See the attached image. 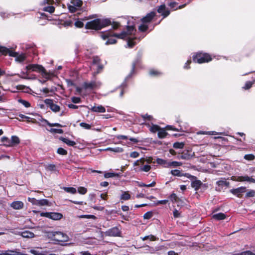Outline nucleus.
I'll return each mask as SVG.
<instances>
[{
	"mask_svg": "<svg viewBox=\"0 0 255 255\" xmlns=\"http://www.w3.org/2000/svg\"><path fill=\"white\" fill-rule=\"evenodd\" d=\"M127 20V31H123L120 34L113 33L112 31H107L101 34L103 39H108L106 42V45L113 44L116 43L117 40L115 37L127 39V44L128 47H133L137 42L143 38L145 35L142 34L138 36L136 34V30L135 29V19L132 17L124 18Z\"/></svg>",
	"mask_w": 255,
	"mask_h": 255,
	"instance_id": "obj_1",
	"label": "nucleus"
},
{
	"mask_svg": "<svg viewBox=\"0 0 255 255\" xmlns=\"http://www.w3.org/2000/svg\"><path fill=\"white\" fill-rule=\"evenodd\" d=\"M111 24V21L109 19L98 18L87 22L85 27L87 29L99 30Z\"/></svg>",
	"mask_w": 255,
	"mask_h": 255,
	"instance_id": "obj_2",
	"label": "nucleus"
},
{
	"mask_svg": "<svg viewBox=\"0 0 255 255\" xmlns=\"http://www.w3.org/2000/svg\"><path fill=\"white\" fill-rule=\"evenodd\" d=\"M151 162V159H145L144 158H141L133 163V165L134 167L133 170L137 172H148L151 168L149 165Z\"/></svg>",
	"mask_w": 255,
	"mask_h": 255,
	"instance_id": "obj_3",
	"label": "nucleus"
},
{
	"mask_svg": "<svg viewBox=\"0 0 255 255\" xmlns=\"http://www.w3.org/2000/svg\"><path fill=\"white\" fill-rule=\"evenodd\" d=\"M46 237L50 240L56 242H65L68 241V236L65 233L59 231H44Z\"/></svg>",
	"mask_w": 255,
	"mask_h": 255,
	"instance_id": "obj_4",
	"label": "nucleus"
},
{
	"mask_svg": "<svg viewBox=\"0 0 255 255\" xmlns=\"http://www.w3.org/2000/svg\"><path fill=\"white\" fill-rule=\"evenodd\" d=\"M155 16V12L152 11L147 13L144 17L141 19L142 23L138 26V30L140 32L146 31L148 28L149 23L153 17Z\"/></svg>",
	"mask_w": 255,
	"mask_h": 255,
	"instance_id": "obj_5",
	"label": "nucleus"
},
{
	"mask_svg": "<svg viewBox=\"0 0 255 255\" xmlns=\"http://www.w3.org/2000/svg\"><path fill=\"white\" fill-rule=\"evenodd\" d=\"M194 62L199 64L208 62L212 60L211 56L206 53L198 52L193 57Z\"/></svg>",
	"mask_w": 255,
	"mask_h": 255,
	"instance_id": "obj_6",
	"label": "nucleus"
},
{
	"mask_svg": "<svg viewBox=\"0 0 255 255\" xmlns=\"http://www.w3.org/2000/svg\"><path fill=\"white\" fill-rule=\"evenodd\" d=\"M26 68L28 71L41 72L42 76L46 79H48L51 77V75L48 73L45 69L41 65L37 64H30L27 66Z\"/></svg>",
	"mask_w": 255,
	"mask_h": 255,
	"instance_id": "obj_7",
	"label": "nucleus"
},
{
	"mask_svg": "<svg viewBox=\"0 0 255 255\" xmlns=\"http://www.w3.org/2000/svg\"><path fill=\"white\" fill-rule=\"evenodd\" d=\"M102 85V83L100 81L93 80L90 82H85L83 84V86L85 89H99Z\"/></svg>",
	"mask_w": 255,
	"mask_h": 255,
	"instance_id": "obj_8",
	"label": "nucleus"
},
{
	"mask_svg": "<svg viewBox=\"0 0 255 255\" xmlns=\"http://www.w3.org/2000/svg\"><path fill=\"white\" fill-rule=\"evenodd\" d=\"M40 216L41 217H45L54 220H60L63 216L61 213L56 212H42L40 213Z\"/></svg>",
	"mask_w": 255,
	"mask_h": 255,
	"instance_id": "obj_9",
	"label": "nucleus"
},
{
	"mask_svg": "<svg viewBox=\"0 0 255 255\" xmlns=\"http://www.w3.org/2000/svg\"><path fill=\"white\" fill-rule=\"evenodd\" d=\"M92 61V68L97 70L96 74H98L102 70L103 66L100 64V59L98 56H93Z\"/></svg>",
	"mask_w": 255,
	"mask_h": 255,
	"instance_id": "obj_10",
	"label": "nucleus"
},
{
	"mask_svg": "<svg viewBox=\"0 0 255 255\" xmlns=\"http://www.w3.org/2000/svg\"><path fill=\"white\" fill-rule=\"evenodd\" d=\"M53 2V0H43L42 2V5L44 6L43 7V10L48 12L50 13L54 12L55 8L51 4Z\"/></svg>",
	"mask_w": 255,
	"mask_h": 255,
	"instance_id": "obj_11",
	"label": "nucleus"
},
{
	"mask_svg": "<svg viewBox=\"0 0 255 255\" xmlns=\"http://www.w3.org/2000/svg\"><path fill=\"white\" fill-rule=\"evenodd\" d=\"M44 103L52 112L57 113L60 111V106L54 103L52 100L48 99H45Z\"/></svg>",
	"mask_w": 255,
	"mask_h": 255,
	"instance_id": "obj_12",
	"label": "nucleus"
},
{
	"mask_svg": "<svg viewBox=\"0 0 255 255\" xmlns=\"http://www.w3.org/2000/svg\"><path fill=\"white\" fill-rule=\"evenodd\" d=\"M9 56L15 58V61L18 62H22L26 59V55L24 53H18L16 52H11L9 53Z\"/></svg>",
	"mask_w": 255,
	"mask_h": 255,
	"instance_id": "obj_13",
	"label": "nucleus"
},
{
	"mask_svg": "<svg viewBox=\"0 0 255 255\" xmlns=\"http://www.w3.org/2000/svg\"><path fill=\"white\" fill-rule=\"evenodd\" d=\"M246 191L245 187L241 186L236 189L230 190V192L238 197H241L243 194Z\"/></svg>",
	"mask_w": 255,
	"mask_h": 255,
	"instance_id": "obj_14",
	"label": "nucleus"
},
{
	"mask_svg": "<svg viewBox=\"0 0 255 255\" xmlns=\"http://www.w3.org/2000/svg\"><path fill=\"white\" fill-rule=\"evenodd\" d=\"M121 232L120 230L117 227H114L109 229L105 232V235L107 236L110 237H117L120 235Z\"/></svg>",
	"mask_w": 255,
	"mask_h": 255,
	"instance_id": "obj_15",
	"label": "nucleus"
},
{
	"mask_svg": "<svg viewBox=\"0 0 255 255\" xmlns=\"http://www.w3.org/2000/svg\"><path fill=\"white\" fill-rule=\"evenodd\" d=\"M234 180L239 182L246 181L249 183H255V179L252 177H250L248 175L246 176H240L235 177Z\"/></svg>",
	"mask_w": 255,
	"mask_h": 255,
	"instance_id": "obj_16",
	"label": "nucleus"
},
{
	"mask_svg": "<svg viewBox=\"0 0 255 255\" xmlns=\"http://www.w3.org/2000/svg\"><path fill=\"white\" fill-rule=\"evenodd\" d=\"M157 11L163 16V18L167 17L170 14V11L164 4L161 5L158 7Z\"/></svg>",
	"mask_w": 255,
	"mask_h": 255,
	"instance_id": "obj_17",
	"label": "nucleus"
},
{
	"mask_svg": "<svg viewBox=\"0 0 255 255\" xmlns=\"http://www.w3.org/2000/svg\"><path fill=\"white\" fill-rule=\"evenodd\" d=\"M15 234L21 235L23 238L28 239L34 238L35 236L33 233L29 231L18 232L17 233H15Z\"/></svg>",
	"mask_w": 255,
	"mask_h": 255,
	"instance_id": "obj_18",
	"label": "nucleus"
},
{
	"mask_svg": "<svg viewBox=\"0 0 255 255\" xmlns=\"http://www.w3.org/2000/svg\"><path fill=\"white\" fill-rule=\"evenodd\" d=\"M23 203L20 201H16L10 204V207L15 210H19L23 207Z\"/></svg>",
	"mask_w": 255,
	"mask_h": 255,
	"instance_id": "obj_19",
	"label": "nucleus"
},
{
	"mask_svg": "<svg viewBox=\"0 0 255 255\" xmlns=\"http://www.w3.org/2000/svg\"><path fill=\"white\" fill-rule=\"evenodd\" d=\"M145 249L144 251L146 253H150L151 254H153L157 251L161 250L163 248V247L159 246V247H156L155 248H153V247H151L148 246H146V247H145Z\"/></svg>",
	"mask_w": 255,
	"mask_h": 255,
	"instance_id": "obj_20",
	"label": "nucleus"
},
{
	"mask_svg": "<svg viewBox=\"0 0 255 255\" xmlns=\"http://www.w3.org/2000/svg\"><path fill=\"white\" fill-rule=\"evenodd\" d=\"M90 110L96 113L106 112V109L102 105L94 106L90 108Z\"/></svg>",
	"mask_w": 255,
	"mask_h": 255,
	"instance_id": "obj_21",
	"label": "nucleus"
},
{
	"mask_svg": "<svg viewBox=\"0 0 255 255\" xmlns=\"http://www.w3.org/2000/svg\"><path fill=\"white\" fill-rule=\"evenodd\" d=\"M178 4V3L175 1H171L168 3V6L172 9L173 10H176L177 9H181L183 7H184L186 4H184L183 5H179L178 7H177V5Z\"/></svg>",
	"mask_w": 255,
	"mask_h": 255,
	"instance_id": "obj_22",
	"label": "nucleus"
},
{
	"mask_svg": "<svg viewBox=\"0 0 255 255\" xmlns=\"http://www.w3.org/2000/svg\"><path fill=\"white\" fill-rule=\"evenodd\" d=\"M60 139L68 146H74L76 145V142L74 141L71 140L68 138L61 137Z\"/></svg>",
	"mask_w": 255,
	"mask_h": 255,
	"instance_id": "obj_23",
	"label": "nucleus"
},
{
	"mask_svg": "<svg viewBox=\"0 0 255 255\" xmlns=\"http://www.w3.org/2000/svg\"><path fill=\"white\" fill-rule=\"evenodd\" d=\"M168 162L169 161L161 158H158L156 159V163L165 168H168V165H169Z\"/></svg>",
	"mask_w": 255,
	"mask_h": 255,
	"instance_id": "obj_24",
	"label": "nucleus"
},
{
	"mask_svg": "<svg viewBox=\"0 0 255 255\" xmlns=\"http://www.w3.org/2000/svg\"><path fill=\"white\" fill-rule=\"evenodd\" d=\"M122 194L120 196V199L123 201L128 200L130 198V195L128 191H122Z\"/></svg>",
	"mask_w": 255,
	"mask_h": 255,
	"instance_id": "obj_25",
	"label": "nucleus"
},
{
	"mask_svg": "<svg viewBox=\"0 0 255 255\" xmlns=\"http://www.w3.org/2000/svg\"><path fill=\"white\" fill-rule=\"evenodd\" d=\"M226 216L224 213H219L218 214H214L212 216V218L217 220H222L225 219Z\"/></svg>",
	"mask_w": 255,
	"mask_h": 255,
	"instance_id": "obj_26",
	"label": "nucleus"
},
{
	"mask_svg": "<svg viewBox=\"0 0 255 255\" xmlns=\"http://www.w3.org/2000/svg\"><path fill=\"white\" fill-rule=\"evenodd\" d=\"M149 74L150 76L153 77L160 76L162 74V72L160 71L154 69H150L149 71Z\"/></svg>",
	"mask_w": 255,
	"mask_h": 255,
	"instance_id": "obj_27",
	"label": "nucleus"
},
{
	"mask_svg": "<svg viewBox=\"0 0 255 255\" xmlns=\"http://www.w3.org/2000/svg\"><path fill=\"white\" fill-rule=\"evenodd\" d=\"M105 150L106 151H110L116 153H121L122 152L124 151V149L122 147H108L106 149H105Z\"/></svg>",
	"mask_w": 255,
	"mask_h": 255,
	"instance_id": "obj_28",
	"label": "nucleus"
},
{
	"mask_svg": "<svg viewBox=\"0 0 255 255\" xmlns=\"http://www.w3.org/2000/svg\"><path fill=\"white\" fill-rule=\"evenodd\" d=\"M198 134H210V135H217V134H221L224 135L223 133L220 132L218 133L215 131H199L197 132Z\"/></svg>",
	"mask_w": 255,
	"mask_h": 255,
	"instance_id": "obj_29",
	"label": "nucleus"
},
{
	"mask_svg": "<svg viewBox=\"0 0 255 255\" xmlns=\"http://www.w3.org/2000/svg\"><path fill=\"white\" fill-rule=\"evenodd\" d=\"M201 184L202 182H201V181L196 180L192 182L191 186L193 188L195 189V190H198L200 188Z\"/></svg>",
	"mask_w": 255,
	"mask_h": 255,
	"instance_id": "obj_30",
	"label": "nucleus"
},
{
	"mask_svg": "<svg viewBox=\"0 0 255 255\" xmlns=\"http://www.w3.org/2000/svg\"><path fill=\"white\" fill-rule=\"evenodd\" d=\"M139 62V60H136L132 63L131 71L130 74L127 77L126 80L129 78L131 76V75L134 72V70H135V67L137 65V64Z\"/></svg>",
	"mask_w": 255,
	"mask_h": 255,
	"instance_id": "obj_31",
	"label": "nucleus"
},
{
	"mask_svg": "<svg viewBox=\"0 0 255 255\" xmlns=\"http://www.w3.org/2000/svg\"><path fill=\"white\" fill-rule=\"evenodd\" d=\"M168 163H169V165H168V168L176 167L180 166L182 165V162L175 161H169Z\"/></svg>",
	"mask_w": 255,
	"mask_h": 255,
	"instance_id": "obj_32",
	"label": "nucleus"
},
{
	"mask_svg": "<svg viewBox=\"0 0 255 255\" xmlns=\"http://www.w3.org/2000/svg\"><path fill=\"white\" fill-rule=\"evenodd\" d=\"M167 134L165 130L163 128H160L158 131V136L160 138H164Z\"/></svg>",
	"mask_w": 255,
	"mask_h": 255,
	"instance_id": "obj_33",
	"label": "nucleus"
},
{
	"mask_svg": "<svg viewBox=\"0 0 255 255\" xmlns=\"http://www.w3.org/2000/svg\"><path fill=\"white\" fill-rule=\"evenodd\" d=\"M12 51L10 50L8 48L4 46H0V52L2 53L3 54L6 55L7 54H8L9 55V53H10Z\"/></svg>",
	"mask_w": 255,
	"mask_h": 255,
	"instance_id": "obj_34",
	"label": "nucleus"
},
{
	"mask_svg": "<svg viewBox=\"0 0 255 255\" xmlns=\"http://www.w3.org/2000/svg\"><path fill=\"white\" fill-rule=\"evenodd\" d=\"M171 174L173 176L181 177L183 175V173H182L179 170L174 169L170 171Z\"/></svg>",
	"mask_w": 255,
	"mask_h": 255,
	"instance_id": "obj_35",
	"label": "nucleus"
},
{
	"mask_svg": "<svg viewBox=\"0 0 255 255\" xmlns=\"http://www.w3.org/2000/svg\"><path fill=\"white\" fill-rule=\"evenodd\" d=\"M1 141L4 143V145L6 146H11L10 139L7 137L3 136L1 138Z\"/></svg>",
	"mask_w": 255,
	"mask_h": 255,
	"instance_id": "obj_36",
	"label": "nucleus"
},
{
	"mask_svg": "<svg viewBox=\"0 0 255 255\" xmlns=\"http://www.w3.org/2000/svg\"><path fill=\"white\" fill-rule=\"evenodd\" d=\"M11 146L17 144L19 142V139L16 136H12L11 139Z\"/></svg>",
	"mask_w": 255,
	"mask_h": 255,
	"instance_id": "obj_37",
	"label": "nucleus"
},
{
	"mask_svg": "<svg viewBox=\"0 0 255 255\" xmlns=\"http://www.w3.org/2000/svg\"><path fill=\"white\" fill-rule=\"evenodd\" d=\"M71 3L73 5L79 8L82 4V1L80 0H71Z\"/></svg>",
	"mask_w": 255,
	"mask_h": 255,
	"instance_id": "obj_38",
	"label": "nucleus"
},
{
	"mask_svg": "<svg viewBox=\"0 0 255 255\" xmlns=\"http://www.w3.org/2000/svg\"><path fill=\"white\" fill-rule=\"evenodd\" d=\"M29 252L34 255H45V252L40 251L35 249H31Z\"/></svg>",
	"mask_w": 255,
	"mask_h": 255,
	"instance_id": "obj_39",
	"label": "nucleus"
},
{
	"mask_svg": "<svg viewBox=\"0 0 255 255\" xmlns=\"http://www.w3.org/2000/svg\"><path fill=\"white\" fill-rule=\"evenodd\" d=\"M45 168L46 170L48 171H55L56 169V167L54 164H49L44 165Z\"/></svg>",
	"mask_w": 255,
	"mask_h": 255,
	"instance_id": "obj_40",
	"label": "nucleus"
},
{
	"mask_svg": "<svg viewBox=\"0 0 255 255\" xmlns=\"http://www.w3.org/2000/svg\"><path fill=\"white\" fill-rule=\"evenodd\" d=\"M37 203V205L39 206L48 205V201L47 199H43L41 200H38Z\"/></svg>",
	"mask_w": 255,
	"mask_h": 255,
	"instance_id": "obj_41",
	"label": "nucleus"
},
{
	"mask_svg": "<svg viewBox=\"0 0 255 255\" xmlns=\"http://www.w3.org/2000/svg\"><path fill=\"white\" fill-rule=\"evenodd\" d=\"M47 130L52 133H59L62 134L63 133V130L62 129H57V128H51L50 129Z\"/></svg>",
	"mask_w": 255,
	"mask_h": 255,
	"instance_id": "obj_42",
	"label": "nucleus"
},
{
	"mask_svg": "<svg viewBox=\"0 0 255 255\" xmlns=\"http://www.w3.org/2000/svg\"><path fill=\"white\" fill-rule=\"evenodd\" d=\"M140 238L142 241H145L147 239H149L150 241H156L157 239L156 237H155V236H154L153 235H152L146 236L144 237H141Z\"/></svg>",
	"mask_w": 255,
	"mask_h": 255,
	"instance_id": "obj_43",
	"label": "nucleus"
},
{
	"mask_svg": "<svg viewBox=\"0 0 255 255\" xmlns=\"http://www.w3.org/2000/svg\"><path fill=\"white\" fill-rule=\"evenodd\" d=\"M184 143L182 142H176L173 144V147L176 149H182L184 147Z\"/></svg>",
	"mask_w": 255,
	"mask_h": 255,
	"instance_id": "obj_44",
	"label": "nucleus"
},
{
	"mask_svg": "<svg viewBox=\"0 0 255 255\" xmlns=\"http://www.w3.org/2000/svg\"><path fill=\"white\" fill-rule=\"evenodd\" d=\"M18 103L21 104L23 105L25 108H29L30 107L31 105L29 102L27 101L19 99L18 100Z\"/></svg>",
	"mask_w": 255,
	"mask_h": 255,
	"instance_id": "obj_45",
	"label": "nucleus"
},
{
	"mask_svg": "<svg viewBox=\"0 0 255 255\" xmlns=\"http://www.w3.org/2000/svg\"><path fill=\"white\" fill-rule=\"evenodd\" d=\"M160 128L158 126L152 124V126L150 127L149 130L151 132L155 133L157 131L158 132Z\"/></svg>",
	"mask_w": 255,
	"mask_h": 255,
	"instance_id": "obj_46",
	"label": "nucleus"
},
{
	"mask_svg": "<svg viewBox=\"0 0 255 255\" xmlns=\"http://www.w3.org/2000/svg\"><path fill=\"white\" fill-rule=\"evenodd\" d=\"M43 122L50 127H62V126L59 123H50L46 120H44Z\"/></svg>",
	"mask_w": 255,
	"mask_h": 255,
	"instance_id": "obj_47",
	"label": "nucleus"
},
{
	"mask_svg": "<svg viewBox=\"0 0 255 255\" xmlns=\"http://www.w3.org/2000/svg\"><path fill=\"white\" fill-rule=\"evenodd\" d=\"M5 252L6 255H23L22 253L15 251H7Z\"/></svg>",
	"mask_w": 255,
	"mask_h": 255,
	"instance_id": "obj_48",
	"label": "nucleus"
},
{
	"mask_svg": "<svg viewBox=\"0 0 255 255\" xmlns=\"http://www.w3.org/2000/svg\"><path fill=\"white\" fill-rule=\"evenodd\" d=\"M64 190L67 192L70 193L72 194H75L76 193L77 190L76 188L73 187H65Z\"/></svg>",
	"mask_w": 255,
	"mask_h": 255,
	"instance_id": "obj_49",
	"label": "nucleus"
},
{
	"mask_svg": "<svg viewBox=\"0 0 255 255\" xmlns=\"http://www.w3.org/2000/svg\"><path fill=\"white\" fill-rule=\"evenodd\" d=\"M216 183L219 186H222V187L227 186H228V185L229 184V182H227L225 180H220V181H217Z\"/></svg>",
	"mask_w": 255,
	"mask_h": 255,
	"instance_id": "obj_50",
	"label": "nucleus"
},
{
	"mask_svg": "<svg viewBox=\"0 0 255 255\" xmlns=\"http://www.w3.org/2000/svg\"><path fill=\"white\" fill-rule=\"evenodd\" d=\"M78 218L80 219L86 218V219H95L96 217L93 215H82L78 216Z\"/></svg>",
	"mask_w": 255,
	"mask_h": 255,
	"instance_id": "obj_51",
	"label": "nucleus"
},
{
	"mask_svg": "<svg viewBox=\"0 0 255 255\" xmlns=\"http://www.w3.org/2000/svg\"><path fill=\"white\" fill-rule=\"evenodd\" d=\"M57 153L60 155H65L67 154V151L64 148L62 147H59L57 149Z\"/></svg>",
	"mask_w": 255,
	"mask_h": 255,
	"instance_id": "obj_52",
	"label": "nucleus"
},
{
	"mask_svg": "<svg viewBox=\"0 0 255 255\" xmlns=\"http://www.w3.org/2000/svg\"><path fill=\"white\" fill-rule=\"evenodd\" d=\"M255 83V80L253 81H248L246 83L245 86L243 87L245 90L249 89Z\"/></svg>",
	"mask_w": 255,
	"mask_h": 255,
	"instance_id": "obj_53",
	"label": "nucleus"
},
{
	"mask_svg": "<svg viewBox=\"0 0 255 255\" xmlns=\"http://www.w3.org/2000/svg\"><path fill=\"white\" fill-rule=\"evenodd\" d=\"M155 184H156L155 182L153 181L152 182H151V183H150L149 184H145L144 183H141L139 184V186L140 187H154L155 185Z\"/></svg>",
	"mask_w": 255,
	"mask_h": 255,
	"instance_id": "obj_54",
	"label": "nucleus"
},
{
	"mask_svg": "<svg viewBox=\"0 0 255 255\" xmlns=\"http://www.w3.org/2000/svg\"><path fill=\"white\" fill-rule=\"evenodd\" d=\"M255 196V191L253 190H250L249 191L246 195V197L249 198V197H253Z\"/></svg>",
	"mask_w": 255,
	"mask_h": 255,
	"instance_id": "obj_55",
	"label": "nucleus"
},
{
	"mask_svg": "<svg viewBox=\"0 0 255 255\" xmlns=\"http://www.w3.org/2000/svg\"><path fill=\"white\" fill-rule=\"evenodd\" d=\"M192 61L191 59L188 60L187 62L185 63L183 68L185 70H188L190 68V65Z\"/></svg>",
	"mask_w": 255,
	"mask_h": 255,
	"instance_id": "obj_56",
	"label": "nucleus"
},
{
	"mask_svg": "<svg viewBox=\"0 0 255 255\" xmlns=\"http://www.w3.org/2000/svg\"><path fill=\"white\" fill-rule=\"evenodd\" d=\"M68 9L70 12H75L78 8L71 4L68 6Z\"/></svg>",
	"mask_w": 255,
	"mask_h": 255,
	"instance_id": "obj_57",
	"label": "nucleus"
},
{
	"mask_svg": "<svg viewBox=\"0 0 255 255\" xmlns=\"http://www.w3.org/2000/svg\"><path fill=\"white\" fill-rule=\"evenodd\" d=\"M87 189L83 187H80L78 189V191L80 194H85L87 192Z\"/></svg>",
	"mask_w": 255,
	"mask_h": 255,
	"instance_id": "obj_58",
	"label": "nucleus"
},
{
	"mask_svg": "<svg viewBox=\"0 0 255 255\" xmlns=\"http://www.w3.org/2000/svg\"><path fill=\"white\" fill-rule=\"evenodd\" d=\"M152 216V213L151 212H147L145 213L143 215V218L144 219H149Z\"/></svg>",
	"mask_w": 255,
	"mask_h": 255,
	"instance_id": "obj_59",
	"label": "nucleus"
},
{
	"mask_svg": "<svg viewBox=\"0 0 255 255\" xmlns=\"http://www.w3.org/2000/svg\"><path fill=\"white\" fill-rule=\"evenodd\" d=\"M80 126L81 127H82V128H84L85 129H90L91 127V125H89L88 124H86L85 123H81L80 124Z\"/></svg>",
	"mask_w": 255,
	"mask_h": 255,
	"instance_id": "obj_60",
	"label": "nucleus"
},
{
	"mask_svg": "<svg viewBox=\"0 0 255 255\" xmlns=\"http://www.w3.org/2000/svg\"><path fill=\"white\" fill-rule=\"evenodd\" d=\"M244 158L248 160H252L254 159L255 156L252 154H246L244 156Z\"/></svg>",
	"mask_w": 255,
	"mask_h": 255,
	"instance_id": "obj_61",
	"label": "nucleus"
},
{
	"mask_svg": "<svg viewBox=\"0 0 255 255\" xmlns=\"http://www.w3.org/2000/svg\"><path fill=\"white\" fill-rule=\"evenodd\" d=\"M117 175V174H116V173H114L108 172V173H106L104 174V177L105 178H111V177H115Z\"/></svg>",
	"mask_w": 255,
	"mask_h": 255,
	"instance_id": "obj_62",
	"label": "nucleus"
},
{
	"mask_svg": "<svg viewBox=\"0 0 255 255\" xmlns=\"http://www.w3.org/2000/svg\"><path fill=\"white\" fill-rule=\"evenodd\" d=\"M130 157L133 158H135L139 156V153L136 151H133L130 153Z\"/></svg>",
	"mask_w": 255,
	"mask_h": 255,
	"instance_id": "obj_63",
	"label": "nucleus"
},
{
	"mask_svg": "<svg viewBox=\"0 0 255 255\" xmlns=\"http://www.w3.org/2000/svg\"><path fill=\"white\" fill-rule=\"evenodd\" d=\"M71 101L75 104L79 103L81 102V99L79 97H73L71 98Z\"/></svg>",
	"mask_w": 255,
	"mask_h": 255,
	"instance_id": "obj_64",
	"label": "nucleus"
}]
</instances>
